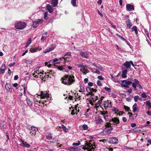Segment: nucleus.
<instances>
[{
  "label": "nucleus",
  "instance_id": "f257e3e1",
  "mask_svg": "<svg viewBox=\"0 0 151 151\" xmlns=\"http://www.w3.org/2000/svg\"><path fill=\"white\" fill-rule=\"evenodd\" d=\"M61 81L63 83L70 85L75 81L74 76L72 75H65L61 79Z\"/></svg>",
  "mask_w": 151,
  "mask_h": 151
},
{
  "label": "nucleus",
  "instance_id": "f03ea898",
  "mask_svg": "<svg viewBox=\"0 0 151 151\" xmlns=\"http://www.w3.org/2000/svg\"><path fill=\"white\" fill-rule=\"evenodd\" d=\"M27 25L25 22L22 21L16 22L14 24L15 27L19 29H22L25 28Z\"/></svg>",
  "mask_w": 151,
  "mask_h": 151
},
{
  "label": "nucleus",
  "instance_id": "7ed1b4c3",
  "mask_svg": "<svg viewBox=\"0 0 151 151\" xmlns=\"http://www.w3.org/2000/svg\"><path fill=\"white\" fill-rule=\"evenodd\" d=\"M96 148L95 146L90 142H87L86 143V145L83 147L84 150H87L88 151H94Z\"/></svg>",
  "mask_w": 151,
  "mask_h": 151
},
{
  "label": "nucleus",
  "instance_id": "20e7f679",
  "mask_svg": "<svg viewBox=\"0 0 151 151\" xmlns=\"http://www.w3.org/2000/svg\"><path fill=\"white\" fill-rule=\"evenodd\" d=\"M43 22L42 19H38L32 21V27L34 28H36L39 25L42 24Z\"/></svg>",
  "mask_w": 151,
  "mask_h": 151
},
{
  "label": "nucleus",
  "instance_id": "39448f33",
  "mask_svg": "<svg viewBox=\"0 0 151 151\" xmlns=\"http://www.w3.org/2000/svg\"><path fill=\"white\" fill-rule=\"evenodd\" d=\"M106 126L107 127L105 128L103 130L102 132L104 135H108L110 134L111 131L113 129V128L111 127V126H108L106 123Z\"/></svg>",
  "mask_w": 151,
  "mask_h": 151
},
{
  "label": "nucleus",
  "instance_id": "423d86ee",
  "mask_svg": "<svg viewBox=\"0 0 151 151\" xmlns=\"http://www.w3.org/2000/svg\"><path fill=\"white\" fill-rule=\"evenodd\" d=\"M119 122V120L117 118L115 117L112 118L110 121V123H107L106 125L108 126H111V124L116 125Z\"/></svg>",
  "mask_w": 151,
  "mask_h": 151
},
{
  "label": "nucleus",
  "instance_id": "0eeeda50",
  "mask_svg": "<svg viewBox=\"0 0 151 151\" xmlns=\"http://www.w3.org/2000/svg\"><path fill=\"white\" fill-rule=\"evenodd\" d=\"M21 142L22 143L20 144V145L23 147H25L27 148H29L30 147V145L26 142H24V140L20 139Z\"/></svg>",
  "mask_w": 151,
  "mask_h": 151
},
{
  "label": "nucleus",
  "instance_id": "6e6552de",
  "mask_svg": "<svg viewBox=\"0 0 151 151\" xmlns=\"http://www.w3.org/2000/svg\"><path fill=\"white\" fill-rule=\"evenodd\" d=\"M126 9L127 11H131L134 10V6L133 5L127 4L126 5Z\"/></svg>",
  "mask_w": 151,
  "mask_h": 151
},
{
  "label": "nucleus",
  "instance_id": "1a4fd4ad",
  "mask_svg": "<svg viewBox=\"0 0 151 151\" xmlns=\"http://www.w3.org/2000/svg\"><path fill=\"white\" fill-rule=\"evenodd\" d=\"M118 139L116 137H112L109 139V142L110 143L116 144L118 143Z\"/></svg>",
  "mask_w": 151,
  "mask_h": 151
},
{
  "label": "nucleus",
  "instance_id": "9d476101",
  "mask_svg": "<svg viewBox=\"0 0 151 151\" xmlns=\"http://www.w3.org/2000/svg\"><path fill=\"white\" fill-rule=\"evenodd\" d=\"M80 54L83 58H88V55L87 52L86 51L81 50L80 51Z\"/></svg>",
  "mask_w": 151,
  "mask_h": 151
},
{
  "label": "nucleus",
  "instance_id": "9b49d317",
  "mask_svg": "<svg viewBox=\"0 0 151 151\" xmlns=\"http://www.w3.org/2000/svg\"><path fill=\"white\" fill-rule=\"evenodd\" d=\"M29 129L30 130V133L31 134V135L35 134L36 131L37 130V128L34 127H31L30 129L29 128Z\"/></svg>",
  "mask_w": 151,
  "mask_h": 151
},
{
  "label": "nucleus",
  "instance_id": "f8f14e48",
  "mask_svg": "<svg viewBox=\"0 0 151 151\" xmlns=\"http://www.w3.org/2000/svg\"><path fill=\"white\" fill-rule=\"evenodd\" d=\"M40 99H44L45 98H46L47 99L49 98V97L48 95V94L46 93H44L43 92L41 91L40 94Z\"/></svg>",
  "mask_w": 151,
  "mask_h": 151
},
{
  "label": "nucleus",
  "instance_id": "ddd939ff",
  "mask_svg": "<svg viewBox=\"0 0 151 151\" xmlns=\"http://www.w3.org/2000/svg\"><path fill=\"white\" fill-rule=\"evenodd\" d=\"M127 29H130L132 25V24L130 20L128 19L126 21Z\"/></svg>",
  "mask_w": 151,
  "mask_h": 151
},
{
  "label": "nucleus",
  "instance_id": "4468645a",
  "mask_svg": "<svg viewBox=\"0 0 151 151\" xmlns=\"http://www.w3.org/2000/svg\"><path fill=\"white\" fill-rule=\"evenodd\" d=\"M123 65H124L125 67H126V69H130L131 68L130 61H126L123 64Z\"/></svg>",
  "mask_w": 151,
  "mask_h": 151
},
{
  "label": "nucleus",
  "instance_id": "2eb2a0df",
  "mask_svg": "<svg viewBox=\"0 0 151 151\" xmlns=\"http://www.w3.org/2000/svg\"><path fill=\"white\" fill-rule=\"evenodd\" d=\"M5 88L7 91H11L12 90V86L9 83H6L5 85Z\"/></svg>",
  "mask_w": 151,
  "mask_h": 151
},
{
  "label": "nucleus",
  "instance_id": "dca6fc26",
  "mask_svg": "<svg viewBox=\"0 0 151 151\" xmlns=\"http://www.w3.org/2000/svg\"><path fill=\"white\" fill-rule=\"evenodd\" d=\"M54 49V47L53 46H52L51 47H48L43 52L45 53H47L53 50Z\"/></svg>",
  "mask_w": 151,
  "mask_h": 151
},
{
  "label": "nucleus",
  "instance_id": "f3484780",
  "mask_svg": "<svg viewBox=\"0 0 151 151\" xmlns=\"http://www.w3.org/2000/svg\"><path fill=\"white\" fill-rule=\"evenodd\" d=\"M134 83H132V87L134 88H136V86H138L139 83V82L138 81L137 79H135L134 80Z\"/></svg>",
  "mask_w": 151,
  "mask_h": 151
},
{
  "label": "nucleus",
  "instance_id": "a211bd4d",
  "mask_svg": "<svg viewBox=\"0 0 151 151\" xmlns=\"http://www.w3.org/2000/svg\"><path fill=\"white\" fill-rule=\"evenodd\" d=\"M46 9L48 11V12L51 13L52 12L53 9L52 7L49 4H47L46 6Z\"/></svg>",
  "mask_w": 151,
  "mask_h": 151
},
{
  "label": "nucleus",
  "instance_id": "6ab92c4d",
  "mask_svg": "<svg viewBox=\"0 0 151 151\" xmlns=\"http://www.w3.org/2000/svg\"><path fill=\"white\" fill-rule=\"evenodd\" d=\"M96 123L97 124H102L103 122L102 119L100 117L96 118Z\"/></svg>",
  "mask_w": 151,
  "mask_h": 151
},
{
  "label": "nucleus",
  "instance_id": "aec40b11",
  "mask_svg": "<svg viewBox=\"0 0 151 151\" xmlns=\"http://www.w3.org/2000/svg\"><path fill=\"white\" fill-rule=\"evenodd\" d=\"M5 69V65L3 64L0 68V74H2L4 73Z\"/></svg>",
  "mask_w": 151,
  "mask_h": 151
},
{
  "label": "nucleus",
  "instance_id": "412c9836",
  "mask_svg": "<svg viewBox=\"0 0 151 151\" xmlns=\"http://www.w3.org/2000/svg\"><path fill=\"white\" fill-rule=\"evenodd\" d=\"M105 107H110L111 106V102L110 101H107L105 102L104 104Z\"/></svg>",
  "mask_w": 151,
  "mask_h": 151
},
{
  "label": "nucleus",
  "instance_id": "4be33fe9",
  "mask_svg": "<svg viewBox=\"0 0 151 151\" xmlns=\"http://www.w3.org/2000/svg\"><path fill=\"white\" fill-rule=\"evenodd\" d=\"M78 104H77L76 105H75V109H73L72 110V112L71 113V114L72 115H74L75 114L76 112L77 111V107L78 106Z\"/></svg>",
  "mask_w": 151,
  "mask_h": 151
},
{
  "label": "nucleus",
  "instance_id": "5701e85b",
  "mask_svg": "<svg viewBox=\"0 0 151 151\" xmlns=\"http://www.w3.org/2000/svg\"><path fill=\"white\" fill-rule=\"evenodd\" d=\"M137 104L135 103L132 106L133 111V112L134 113L137 110Z\"/></svg>",
  "mask_w": 151,
  "mask_h": 151
},
{
  "label": "nucleus",
  "instance_id": "b1692460",
  "mask_svg": "<svg viewBox=\"0 0 151 151\" xmlns=\"http://www.w3.org/2000/svg\"><path fill=\"white\" fill-rule=\"evenodd\" d=\"M132 31H134L135 34L136 35H137L138 32L137 30V28L136 26H134L132 29Z\"/></svg>",
  "mask_w": 151,
  "mask_h": 151
},
{
  "label": "nucleus",
  "instance_id": "393cba45",
  "mask_svg": "<svg viewBox=\"0 0 151 151\" xmlns=\"http://www.w3.org/2000/svg\"><path fill=\"white\" fill-rule=\"evenodd\" d=\"M58 0H52L51 2L52 4L54 7L55 6L58 4Z\"/></svg>",
  "mask_w": 151,
  "mask_h": 151
},
{
  "label": "nucleus",
  "instance_id": "a878e982",
  "mask_svg": "<svg viewBox=\"0 0 151 151\" xmlns=\"http://www.w3.org/2000/svg\"><path fill=\"white\" fill-rule=\"evenodd\" d=\"M122 83L125 82V83L127 84L128 85H130L132 83V82L131 81H127V80H123L122 81Z\"/></svg>",
  "mask_w": 151,
  "mask_h": 151
},
{
  "label": "nucleus",
  "instance_id": "bb28decb",
  "mask_svg": "<svg viewBox=\"0 0 151 151\" xmlns=\"http://www.w3.org/2000/svg\"><path fill=\"white\" fill-rule=\"evenodd\" d=\"M26 100L28 105L30 106L32 105V102L29 99H27Z\"/></svg>",
  "mask_w": 151,
  "mask_h": 151
},
{
  "label": "nucleus",
  "instance_id": "cd10ccee",
  "mask_svg": "<svg viewBox=\"0 0 151 151\" xmlns=\"http://www.w3.org/2000/svg\"><path fill=\"white\" fill-rule=\"evenodd\" d=\"M76 0H71V4L74 7L76 6Z\"/></svg>",
  "mask_w": 151,
  "mask_h": 151
},
{
  "label": "nucleus",
  "instance_id": "c85d7f7f",
  "mask_svg": "<svg viewBox=\"0 0 151 151\" xmlns=\"http://www.w3.org/2000/svg\"><path fill=\"white\" fill-rule=\"evenodd\" d=\"M39 49L38 47H36L34 48H31L29 51H30L31 52H34L36 51Z\"/></svg>",
  "mask_w": 151,
  "mask_h": 151
},
{
  "label": "nucleus",
  "instance_id": "c756f323",
  "mask_svg": "<svg viewBox=\"0 0 151 151\" xmlns=\"http://www.w3.org/2000/svg\"><path fill=\"white\" fill-rule=\"evenodd\" d=\"M48 74V75L46 76L47 77V78H48V77H49L50 78H51L52 76H53V74H52L51 73H50V72H47V73H45V74Z\"/></svg>",
  "mask_w": 151,
  "mask_h": 151
},
{
  "label": "nucleus",
  "instance_id": "7c9ffc66",
  "mask_svg": "<svg viewBox=\"0 0 151 151\" xmlns=\"http://www.w3.org/2000/svg\"><path fill=\"white\" fill-rule=\"evenodd\" d=\"M80 89L79 90V91L80 92H85V90L84 87L80 85Z\"/></svg>",
  "mask_w": 151,
  "mask_h": 151
},
{
  "label": "nucleus",
  "instance_id": "2f4dec72",
  "mask_svg": "<svg viewBox=\"0 0 151 151\" xmlns=\"http://www.w3.org/2000/svg\"><path fill=\"white\" fill-rule=\"evenodd\" d=\"M145 103L148 106V107L149 108H151V103L149 101H147L145 102Z\"/></svg>",
  "mask_w": 151,
  "mask_h": 151
},
{
  "label": "nucleus",
  "instance_id": "473e14b6",
  "mask_svg": "<svg viewBox=\"0 0 151 151\" xmlns=\"http://www.w3.org/2000/svg\"><path fill=\"white\" fill-rule=\"evenodd\" d=\"M92 98L93 101H96L98 99V96H95L93 95H92Z\"/></svg>",
  "mask_w": 151,
  "mask_h": 151
},
{
  "label": "nucleus",
  "instance_id": "72a5a7b5",
  "mask_svg": "<svg viewBox=\"0 0 151 151\" xmlns=\"http://www.w3.org/2000/svg\"><path fill=\"white\" fill-rule=\"evenodd\" d=\"M112 111L115 112V113H117L119 111V110L115 107H113L112 109Z\"/></svg>",
  "mask_w": 151,
  "mask_h": 151
},
{
  "label": "nucleus",
  "instance_id": "f704fd0d",
  "mask_svg": "<svg viewBox=\"0 0 151 151\" xmlns=\"http://www.w3.org/2000/svg\"><path fill=\"white\" fill-rule=\"evenodd\" d=\"M58 68L59 70L61 71H63L66 72L67 71V70H65V69L64 68H63L62 67H60V66L58 67Z\"/></svg>",
  "mask_w": 151,
  "mask_h": 151
},
{
  "label": "nucleus",
  "instance_id": "c9c22d12",
  "mask_svg": "<svg viewBox=\"0 0 151 151\" xmlns=\"http://www.w3.org/2000/svg\"><path fill=\"white\" fill-rule=\"evenodd\" d=\"M48 14V13L47 12H45L44 13V18L45 19H47L48 18L47 15Z\"/></svg>",
  "mask_w": 151,
  "mask_h": 151
},
{
  "label": "nucleus",
  "instance_id": "e433bc0d",
  "mask_svg": "<svg viewBox=\"0 0 151 151\" xmlns=\"http://www.w3.org/2000/svg\"><path fill=\"white\" fill-rule=\"evenodd\" d=\"M139 98V96H135L134 97V101L135 102H137V101L138 99Z\"/></svg>",
  "mask_w": 151,
  "mask_h": 151
},
{
  "label": "nucleus",
  "instance_id": "4c0bfd02",
  "mask_svg": "<svg viewBox=\"0 0 151 151\" xmlns=\"http://www.w3.org/2000/svg\"><path fill=\"white\" fill-rule=\"evenodd\" d=\"M124 108L126 111H130L129 107L125 105L124 106Z\"/></svg>",
  "mask_w": 151,
  "mask_h": 151
},
{
  "label": "nucleus",
  "instance_id": "58836bf2",
  "mask_svg": "<svg viewBox=\"0 0 151 151\" xmlns=\"http://www.w3.org/2000/svg\"><path fill=\"white\" fill-rule=\"evenodd\" d=\"M81 144L80 142L78 141L77 143L74 142L73 143L72 145L73 146H78Z\"/></svg>",
  "mask_w": 151,
  "mask_h": 151
},
{
  "label": "nucleus",
  "instance_id": "ea45409f",
  "mask_svg": "<svg viewBox=\"0 0 151 151\" xmlns=\"http://www.w3.org/2000/svg\"><path fill=\"white\" fill-rule=\"evenodd\" d=\"M82 72L84 74H86V73H89V71L88 70L86 69L85 70H82Z\"/></svg>",
  "mask_w": 151,
  "mask_h": 151
},
{
  "label": "nucleus",
  "instance_id": "a19ab883",
  "mask_svg": "<svg viewBox=\"0 0 151 151\" xmlns=\"http://www.w3.org/2000/svg\"><path fill=\"white\" fill-rule=\"evenodd\" d=\"M32 40L31 38H29L27 43H26V45H29L31 43Z\"/></svg>",
  "mask_w": 151,
  "mask_h": 151
},
{
  "label": "nucleus",
  "instance_id": "79ce46f5",
  "mask_svg": "<svg viewBox=\"0 0 151 151\" xmlns=\"http://www.w3.org/2000/svg\"><path fill=\"white\" fill-rule=\"evenodd\" d=\"M83 128L85 130H87L88 129V126L86 124H84L83 126Z\"/></svg>",
  "mask_w": 151,
  "mask_h": 151
},
{
  "label": "nucleus",
  "instance_id": "37998d69",
  "mask_svg": "<svg viewBox=\"0 0 151 151\" xmlns=\"http://www.w3.org/2000/svg\"><path fill=\"white\" fill-rule=\"evenodd\" d=\"M128 69H124L122 72V73L124 74H127V72L128 71Z\"/></svg>",
  "mask_w": 151,
  "mask_h": 151
},
{
  "label": "nucleus",
  "instance_id": "c03bdc74",
  "mask_svg": "<svg viewBox=\"0 0 151 151\" xmlns=\"http://www.w3.org/2000/svg\"><path fill=\"white\" fill-rule=\"evenodd\" d=\"M69 150L70 151H76V148L73 147H69L68 148Z\"/></svg>",
  "mask_w": 151,
  "mask_h": 151
},
{
  "label": "nucleus",
  "instance_id": "a18cd8bd",
  "mask_svg": "<svg viewBox=\"0 0 151 151\" xmlns=\"http://www.w3.org/2000/svg\"><path fill=\"white\" fill-rule=\"evenodd\" d=\"M64 131L66 132L67 131V128L63 124H62V127Z\"/></svg>",
  "mask_w": 151,
  "mask_h": 151
},
{
  "label": "nucleus",
  "instance_id": "49530a36",
  "mask_svg": "<svg viewBox=\"0 0 151 151\" xmlns=\"http://www.w3.org/2000/svg\"><path fill=\"white\" fill-rule=\"evenodd\" d=\"M46 138L47 139L50 140L52 138V137L50 135H49L46 136Z\"/></svg>",
  "mask_w": 151,
  "mask_h": 151
},
{
  "label": "nucleus",
  "instance_id": "de8ad7c7",
  "mask_svg": "<svg viewBox=\"0 0 151 151\" xmlns=\"http://www.w3.org/2000/svg\"><path fill=\"white\" fill-rule=\"evenodd\" d=\"M142 97L143 98H146L147 97V95H146L145 92H143L141 94Z\"/></svg>",
  "mask_w": 151,
  "mask_h": 151
},
{
  "label": "nucleus",
  "instance_id": "09e8293b",
  "mask_svg": "<svg viewBox=\"0 0 151 151\" xmlns=\"http://www.w3.org/2000/svg\"><path fill=\"white\" fill-rule=\"evenodd\" d=\"M97 84L99 86H101L102 85V84L101 83V81L99 80H98L97 82Z\"/></svg>",
  "mask_w": 151,
  "mask_h": 151
},
{
  "label": "nucleus",
  "instance_id": "8fccbe9b",
  "mask_svg": "<svg viewBox=\"0 0 151 151\" xmlns=\"http://www.w3.org/2000/svg\"><path fill=\"white\" fill-rule=\"evenodd\" d=\"M40 96V95H37V96L35 97V98L34 99V101H37V102L39 100L38 99H37L38 98V96Z\"/></svg>",
  "mask_w": 151,
  "mask_h": 151
},
{
  "label": "nucleus",
  "instance_id": "3c124183",
  "mask_svg": "<svg viewBox=\"0 0 151 151\" xmlns=\"http://www.w3.org/2000/svg\"><path fill=\"white\" fill-rule=\"evenodd\" d=\"M97 91V90L96 89H94L93 88H91V92H96Z\"/></svg>",
  "mask_w": 151,
  "mask_h": 151
},
{
  "label": "nucleus",
  "instance_id": "603ef678",
  "mask_svg": "<svg viewBox=\"0 0 151 151\" xmlns=\"http://www.w3.org/2000/svg\"><path fill=\"white\" fill-rule=\"evenodd\" d=\"M133 130L134 132H139L140 131V129L136 128L134 129Z\"/></svg>",
  "mask_w": 151,
  "mask_h": 151
},
{
  "label": "nucleus",
  "instance_id": "864d4df0",
  "mask_svg": "<svg viewBox=\"0 0 151 151\" xmlns=\"http://www.w3.org/2000/svg\"><path fill=\"white\" fill-rule=\"evenodd\" d=\"M91 88L90 87H87L86 88V91L89 93L91 92Z\"/></svg>",
  "mask_w": 151,
  "mask_h": 151
},
{
  "label": "nucleus",
  "instance_id": "5fc2aeb1",
  "mask_svg": "<svg viewBox=\"0 0 151 151\" xmlns=\"http://www.w3.org/2000/svg\"><path fill=\"white\" fill-rule=\"evenodd\" d=\"M121 85L122 86H123V87H126V88H128L129 87V86H128L127 84H124V83H122Z\"/></svg>",
  "mask_w": 151,
  "mask_h": 151
},
{
  "label": "nucleus",
  "instance_id": "6e6d98bb",
  "mask_svg": "<svg viewBox=\"0 0 151 151\" xmlns=\"http://www.w3.org/2000/svg\"><path fill=\"white\" fill-rule=\"evenodd\" d=\"M71 55V53L70 52H69L65 53V56H70Z\"/></svg>",
  "mask_w": 151,
  "mask_h": 151
},
{
  "label": "nucleus",
  "instance_id": "4d7b16f0",
  "mask_svg": "<svg viewBox=\"0 0 151 151\" xmlns=\"http://www.w3.org/2000/svg\"><path fill=\"white\" fill-rule=\"evenodd\" d=\"M130 126L132 127H134L136 126V124L135 123H132L131 124Z\"/></svg>",
  "mask_w": 151,
  "mask_h": 151
},
{
  "label": "nucleus",
  "instance_id": "13d9d810",
  "mask_svg": "<svg viewBox=\"0 0 151 151\" xmlns=\"http://www.w3.org/2000/svg\"><path fill=\"white\" fill-rule=\"evenodd\" d=\"M46 38L44 36H42L41 38V40L43 42L44 40H46Z\"/></svg>",
  "mask_w": 151,
  "mask_h": 151
},
{
  "label": "nucleus",
  "instance_id": "bf43d9fd",
  "mask_svg": "<svg viewBox=\"0 0 151 151\" xmlns=\"http://www.w3.org/2000/svg\"><path fill=\"white\" fill-rule=\"evenodd\" d=\"M39 67H36V68H35L34 70V71L36 72V73H37V71H38V70H39Z\"/></svg>",
  "mask_w": 151,
  "mask_h": 151
},
{
  "label": "nucleus",
  "instance_id": "052dcab7",
  "mask_svg": "<svg viewBox=\"0 0 151 151\" xmlns=\"http://www.w3.org/2000/svg\"><path fill=\"white\" fill-rule=\"evenodd\" d=\"M107 114V111L105 112L104 111V112H102L101 113V114L103 116L104 115H105L106 114Z\"/></svg>",
  "mask_w": 151,
  "mask_h": 151
},
{
  "label": "nucleus",
  "instance_id": "680f3d73",
  "mask_svg": "<svg viewBox=\"0 0 151 151\" xmlns=\"http://www.w3.org/2000/svg\"><path fill=\"white\" fill-rule=\"evenodd\" d=\"M111 27H113L114 29H115L116 28V26L113 24L112 23H111Z\"/></svg>",
  "mask_w": 151,
  "mask_h": 151
},
{
  "label": "nucleus",
  "instance_id": "e2e57ef3",
  "mask_svg": "<svg viewBox=\"0 0 151 151\" xmlns=\"http://www.w3.org/2000/svg\"><path fill=\"white\" fill-rule=\"evenodd\" d=\"M48 63L45 62V65L47 66L48 67L50 68L51 67V65H50V64L49 65H48Z\"/></svg>",
  "mask_w": 151,
  "mask_h": 151
},
{
  "label": "nucleus",
  "instance_id": "0e129e2a",
  "mask_svg": "<svg viewBox=\"0 0 151 151\" xmlns=\"http://www.w3.org/2000/svg\"><path fill=\"white\" fill-rule=\"evenodd\" d=\"M127 74H122V77L123 78H125L127 77Z\"/></svg>",
  "mask_w": 151,
  "mask_h": 151
},
{
  "label": "nucleus",
  "instance_id": "69168bd1",
  "mask_svg": "<svg viewBox=\"0 0 151 151\" xmlns=\"http://www.w3.org/2000/svg\"><path fill=\"white\" fill-rule=\"evenodd\" d=\"M104 89L106 91H109L111 89L110 88L107 87H105L104 88Z\"/></svg>",
  "mask_w": 151,
  "mask_h": 151
},
{
  "label": "nucleus",
  "instance_id": "338daca9",
  "mask_svg": "<svg viewBox=\"0 0 151 151\" xmlns=\"http://www.w3.org/2000/svg\"><path fill=\"white\" fill-rule=\"evenodd\" d=\"M122 121L124 122H126L127 121V119L125 117H123L122 118Z\"/></svg>",
  "mask_w": 151,
  "mask_h": 151
},
{
  "label": "nucleus",
  "instance_id": "774afa93",
  "mask_svg": "<svg viewBox=\"0 0 151 151\" xmlns=\"http://www.w3.org/2000/svg\"><path fill=\"white\" fill-rule=\"evenodd\" d=\"M147 114L150 116H151V111L149 110H148L147 111Z\"/></svg>",
  "mask_w": 151,
  "mask_h": 151
}]
</instances>
